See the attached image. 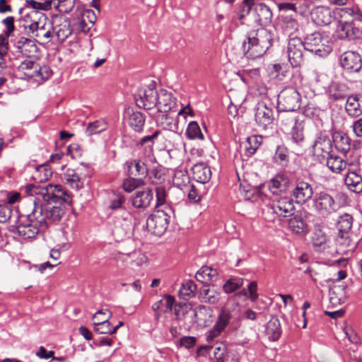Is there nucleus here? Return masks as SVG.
<instances>
[{
  "instance_id": "f257e3e1",
  "label": "nucleus",
  "mask_w": 362,
  "mask_h": 362,
  "mask_svg": "<svg viewBox=\"0 0 362 362\" xmlns=\"http://www.w3.org/2000/svg\"><path fill=\"white\" fill-rule=\"evenodd\" d=\"M274 35L267 29L260 28L247 33L242 43V50L248 59L262 57L272 45Z\"/></svg>"
},
{
  "instance_id": "f03ea898",
  "label": "nucleus",
  "mask_w": 362,
  "mask_h": 362,
  "mask_svg": "<svg viewBox=\"0 0 362 362\" xmlns=\"http://www.w3.org/2000/svg\"><path fill=\"white\" fill-rule=\"evenodd\" d=\"M305 50L314 53L320 57L327 56L332 48L327 36L320 32L308 35L304 39Z\"/></svg>"
},
{
  "instance_id": "7ed1b4c3",
  "label": "nucleus",
  "mask_w": 362,
  "mask_h": 362,
  "mask_svg": "<svg viewBox=\"0 0 362 362\" xmlns=\"http://www.w3.org/2000/svg\"><path fill=\"white\" fill-rule=\"evenodd\" d=\"M301 105V95L293 87L284 88L278 95L277 108L284 111H296Z\"/></svg>"
},
{
  "instance_id": "20e7f679",
  "label": "nucleus",
  "mask_w": 362,
  "mask_h": 362,
  "mask_svg": "<svg viewBox=\"0 0 362 362\" xmlns=\"http://www.w3.org/2000/svg\"><path fill=\"white\" fill-rule=\"evenodd\" d=\"M30 214L25 215L27 220L21 223L16 228V230L19 236L23 239H30L35 238L40 231V227H44V219L40 216L38 218L37 215H33V209L30 208Z\"/></svg>"
},
{
  "instance_id": "39448f33",
  "label": "nucleus",
  "mask_w": 362,
  "mask_h": 362,
  "mask_svg": "<svg viewBox=\"0 0 362 362\" xmlns=\"http://www.w3.org/2000/svg\"><path fill=\"white\" fill-rule=\"evenodd\" d=\"M274 120L273 105L269 101L262 100L255 107V121L260 128L266 129Z\"/></svg>"
},
{
  "instance_id": "423d86ee",
  "label": "nucleus",
  "mask_w": 362,
  "mask_h": 362,
  "mask_svg": "<svg viewBox=\"0 0 362 362\" xmlns=\"http://www.w3.org/2000/svg\"><path fill=\"white\" fill-rule=\"evenodd\" d=\"M158 91L153 83L141 87L134 95V100L139 108L151 110L156 106Z\"/></svg>"
},
{
  "instance_id": "0eeeda50",
  "label": "nucleus",
  "mask_w": 362,
  "mask_h": 362,
  "mask_svg": "<svg viewBox=\"0 0 362 362\" xmlns=\"http://www.w3.org/2000/svg\"><path fill=\"white\" fill-rule=\"evenodd\" d=\"M169 216L163 210L155 211L146 220V228L155 235L160 236L168 228Z\"/></svg>"
},
{
  "instance_id": "6e6552de",
  "label": "nucleus",
  "mask_w": 362,
  "mask_h": 362,
  "mask_svg": "<svg viewBox=\"0 0 362 362\" xmlns=\"http://www.w3.org/2000/svg\"><path fill=\"white\" fill-rule=\"evenodd\" d=\"M313 155L318 161L322 163L330 155L332 148V141L325 132H320L312 146Z\"/></svg>"
},
{
  "instance_id": "1a4fd4ad",
  "label": "nucleus",
  "mask_w": 362,
  "mask_h": 362,
  "mask_svg": "<svg viewBox=\"0 0 362 362\" xmlns=\"http://www.w3.org/2000/svg\"><path fill=\"white\" fill-rule=\"evenodd\" d=\"M33 209V215H37L38 218L42 216L44 219V226L46 225V220L50 219L53 221H58L64 214V205L54 206L52 205H29Z\"/></svg>"
},
{
  "instance_id": "9d476101",
  "label": "nucleus",
  "mask_w": 362,
  "mask_h": 362,
  "mask_svg": "<svg viewBox=\"0 0 362 362\" xmlns=\"http://www.w3.org/2000/svg\"><path fill=\"white\" fill-rule=\"evenodd\" d=\"M240 306L238 303H228L220 311L216 323L223 329L230 325L238 323L240 319Z\"/></svg>"
},
{
  "instance_id": "9b49d317",
  "label": "nucleus",
  "mask_w": 362,
  "mask_h": 362,
  "mask_svg": "<svg viewBox=\"0 0 362 362\" xmlns=\"http://www.w3.org/2000/svg\"><path fill=\"white\" fill-rule=\"evenodd\" d=\"M305 49L304 41L297 37H290L287 52L288 61L293 67L300 66L303 63V52Z\"/></svg>"
},
{
  "instance_id": "f8f14e48",
  "label": "nucleus",
  "mask_w": 362,
  "mask_h": 362,
  "mask_svg": "<svg viewBox=\"0 0 362 362\" xmlns=\"http://www.w3.org/2000/svg\"><path fill=\"white\" fill-rule=\"evenodd\" d=\"M339 64L346 72L356 73L358 72L362 67V59L356 52L346 51L341 54Z\"/></svg>"
},
{
  "instance_id": "ddd939ff",
  "label": "nucleus",
  "mask_w": 362,
  "mask_h": 362,
  "mask_svg": "<svg viewBox=\"0 0 362 362\" xmlns=\"http://www.w3.org/2000/svg\"><path fill=\"white\" fill-rule=\"evenodd\" d=\"M313 195V187L308 182L297 180L291 191L296 204H305Z\"/></svg>"
},
{
  "instance_id": "4468645a",
  "label": "nucleus",
  "mask_w": 362,
  "mask_h": 362,
  "mask_svg": "<svg viewBox=\"0 0 362 362\" xmlns=\"http://www.w3.org/2000/svg\"><path fill=\"white\" fill-rule=\"evenodd\" d=\"M102 314L105 315V313L103 310L97 311L93 317V322L94 325V331L101 334H113L116 333L119 329V326L112 327L111 323L108 321L111 313L107 311V315L102 319L99 317Z\"/></svg>"
},
{
  "instance_id": "2eb2a0df",
  "label": "nucleus",
  "mask_w": 362,
  "mask_h": 362,
  "mask_svg": "<svg viewBox=\"0 0 362 362\" xmlns=\"http://www.w3.org/2000/svg\"><path fill=\"white\" fill-rule=\"evenodd\" d=\"M310 16L312 21L317 25L323 26L330 24L334 19L332 9L326 6H317L314 7Z\"/></svg>"
},
{
  "instance_id": "dca6fc26",
  "label": "nucleus",
  "mask_w": 362,
  "mask_h": 362,
  "mask_svg": "<svg viewBox=\"0 0 362 362\" xmlns=\"http://www.w3.org/2000/svg\"><path fill=\"white\" fill-rule=\"evenodd\" d=\"M45 192V201L51 200L54 203L71 204L72 200L66 191L64 190L61 185H49V188L44 189Z\"/></svg>"
},
{
  "instance_id": "f3484780",
  "label": "nucleus",
  "mask_w": 362,
  "mask_h": 362,
  "mask_svg": "<svg viewBox=\"0 0 362 362\" xmlns=\"http://www.w3.org/2000/svg\"><path fill=\"white\" fill-rule=\"evenodd\" d=\"M327 166L334 173H340L341 170H344L346 167V165L349 166H354L355 168H352L351 170H356L359 165L358 159H356L354 161L350 163H347L344 161L339 156H332L329 155L325 158Z\"/></svg>"
},
{
  "instance_id": "a211bd4d",
  "label": "nucleus",
  "mask_w": 362,
  "mask_h": 362,
  "mask_svg": "<svg viewBox=\"0 0 362 362\" xmlns=\"http://www.w3.org/2000/svg\"><path fill=\"white\" fill-rule=\"evenodd\" d=\"M191 170L192 178L199 183L205 184L211 180V168L208 165L203 162L194 164Z\"/></svg>"
},
{
  "instance_id": "6ab92c4d",
  "label": "nucleus",
  "mask_w": 362,
  "mask_h": 362,
  "mask_svg": "<svg viewBox=\"0 0 362 362\" xmlns=\"http://www.w3.org/2000/svg\"><path fill=\"white\" fill-rule=\"evenodd\" d=\"M156 106L158 110L163 113L170 111L175 105V98L173 97L172 93L161 89L158 92Z\"/></svg>"
},
{
  "instance_id": "aec40b11",
  "label": "nucleus",
  "mask_w": 362,
  "mask_h": 362,
  "mask_svg": "<svg viewBox=\"0 0 362 362\" xmlns=\"http://www.w3.org/2000/svg\"><path fill=\"white\" fill-rule=\"evenodd\" d=\"M288 177L283 174H277L270 180L269 189L273 194L281 195L288 190Z\"/></svg>"
},
{
  "instance_id": "412c9836",
  "label": "nucleus",
  "mask_w": 362,
  "mask_h": 362,
  "mask_svg": "<svg viewBox=\"0 0 362 362\" xmlns=\"http://www.w3.org/2000/svg\"><path fill=\"white\" fill-rule=\"evenodd\" d=\"M29 30L35 33V37L38 38L42 43H47L51 40L52 34L51 28H46V25L40 21H35L29 25Z\"/></svg>"
},
{
  "instance_id": "4be33fe9",
  "label": "nucleus",
  "mask_w": 362,
  "mask_h": 362,
  "mask_svg": "<svg viewBox=\"0 0 362 362\" xmlns=\"http://www.w3.org/2000/svg\"><path fill=\"white\" fill-rule=\"evenodd\" d=\"M345 110L346 113L352 117H357L362 115V96L357 94L348 96Z\"/></svg>"
},
{
  "instance_id": "5701e85b",
  "label": "nucleus",
  "mask_w": 362,
  "mask_h": 362,
  "mask_svg": "<svg viewBox=\"0 0 362 362\" xmlns=\"http://www.w3.org/2000/svg\"><path fill=\"white\" fill-rule=\"evenodd\" d=\"M191 312L194 317V322L199 325L206 326L211 321L213 311L209 307L200 305L195 309H191Z\"/></svg>"
},
{
  "instance_id": "b1692460",
  "label": "nucleus",
  "mask_w": 362,
  "mask_h": 362,
  "mask_svg": "<svg viewBox=\"0 0 362 362\" xmlns=\"http://www.w3.org/2000/svg\"><path fill=\"white\" fill-rule=\"evenodd\" d=\"M132 230V224L130 220L124 218L122 221H117L112 230V234L117 240H122L125 237L129 236Z\"/></svg>"
},
{
  "instance_id": "393cba45",
  "label": "nucleus",
  "mask_w": 362,
  "mask_h": 362,
  "mask_svg": "<svg viewBox=\"0 0 362 362\" xmlns=\"http://www.w3.org/2000/svg\"><path fill=\"white\" fill-rule=\"evenodd\" d=\"M124 166L130 175H134V176H142L144 177L148 176V170L146 165L141 160L135 159L127 160L126 161Z\"/></svg>"
},
{
  "instance_id": "a878e982",
  "label": "nucleus",
  "mask_w": 362,
  "mask_h": 362,
  "mask_svg": "<svg viewBox=\"0 0 362 362\" xmlns=\"http://www.w3.org/2000/svg\"><path fill=\"white\" fill-rule=\"evenodd\" d=\"M62 179L66 185L74 189L78 190L83 186V182L74 169H66L63 174Z\"/></svg>"
},
{
  "instance_id": "bb28decb",
  "label": "nucleus",
  "mask_w": 362,
  "mask_h": 362,
  "mask_svg": "<svg viewBox=\"0 0 362 362\" xmlns=\"http://www.w3.org/2000/svg\"><path fill=\"white\" fill-rule=\"evenodd\" d=\"M346 286L344 285L334 286L329 291V301L333 305H339L344 303L348 295L346 292Z\"/></svg>"
},
{
  "instance_id": "cd10ccee",
  "label": "nucleus",
  "mask_w": 362,
  "mask_h": 362,
  "mask_svg": "<svg viewBox=\"0 0 362 362\" xmlns=\"http://www.w3.org/2000/svg\"><path fill=\"white\" fill-rule=\"evenodd\" d=\"M333 142L336 148L341 153H346L351 148V140L343 132H334L332 135Z\"/></svg>"
},
{
  "instance_id": "c85d7f7f",
  "label": "nucleus",
  "mask_w": 362,
  "mask_h": 362,
  "mask_svg": "<svg viewBox=\"0 0 362 362\" xmlns=\"http://www.w3.org/2000/svg\"><path fill=\"white\" fill-rule=\"evenodd\" d=\"M344 182L352 192H360L362 190V177L354 171H351V169H349Z\"/></svg>"
},
{
  "instance_id": "c756f323",
  "label": "nucleus",
  "mask_w": 362,
  "mask_h": 362,
  "mask_svg": "<svg viewBox=\"0 0 362 362\" xmlns=\"http://www.w3.org/2000/svg\"><path fill=\"white\" fill-rule=\"evenodd\" d=\"M291 140L293 144L296 145V153L298 154L303 151L305 148V138L303 135V128L300 125L296 124L293 127L291 132Z\"/></svg>"
},
{
  "instance_id": "7c9ffc66",
  "label": "nucleus",
  "mask_w": 362,
  "mask_h": 362,
  "mask_svg": "<svg viewBox=\"0 0 362 362\" xmlns=\"http://www.w3.org/2000/svg\"><path fill=\"white\" fill-rule=\"evenodd\" d=\"M266 334L272 341L279 339L281 334V328L279 320L276 317H272L266 325Z\"/></svg>"
},
{
  "instance_id": "2f4dec72",
  "label": "nucleus",
  "mask_w": 362,
  "mask_h": 362,
  "mask_svg": "<svg viewBox=\"0 0 362 362\" xmlns=\"http://www.w3.org/2000/svg\"><path fill=\"white\" fill-rule=\"evenodd\" d=\"M199 298L204 303L215 304L220 299V293L214 288L204 286L199 291Z\"/></svg>"
},
{
  "instance_id": "473e14b6",
  "label": "nucleus",
  "mask_w": 362,
  "mask_h": 362,
  "mask_svg": "<svg viewBox=\"0 0 362 362\" xmlns=\"http://www.w3.org/2000/svg\"><path fill=\"white\" fill-rule=\"evenodd\" d=\"M312 242L316 250H320V247L325 248L327 243V235L323 231V228L320 224L315 225L312 235Z\"/></svg>"
},
{
  "instance_id": "72a5a7b5",
  "label": "nucleus",
  "mask_w": 362,
  "mask_h": 362,
  "mask_svg": "<svg viewBox=\"0 0 362 362\" xmlns=\"http://www.w3.org/2000/svg\"><path fill=\"white\" fill-rule=\"evenodd\" d=\"M37 66V63L30 59H25L18 66V71L24 77L34 78H35Z\"/></svg>"
},
{
  "instance_id": "f704fd0d",
  "label": "nucleus",
  "mask_w": 362,
  "mask_h": 362,
  "mask_svg": "<svg viewBox=\"0 0 362 362\" xmlns=\"http://www.w3.org/2000/svg\"><path fill=\"white\" fill-rule=\"evenodd\" d=\"M349 88L344 83H334L329 87V97L334 100H341L348 98Z\"/></svg>"
},
{
  "instance_id": "c9c22d12",
  "label": "nucleus",
  "mask_w": 362,
  "mask_h": 362,
  "mask_svg": "<svg viewBox=\"0 0 362 362\" xmlns=\"http://www.w3.org/2000/svg\"><path fill=\"white\" fill-rule=\"evenodd\" d=\"M281 26L284 34L288 35L290 37L295 34L299 29L298 21L291 16H283L281 19Z\"/></svg>"
},
{
  "instance_id": "e433bc0d",
  "label": "nucleus",
  "mask_w": 362,
  "mask_h": 362,
  "mask_svg": "<svg viewBox=\"0 0 362 362\" xmlns=\"http://www.w3.org/2000/svg\"><path fill=\"white\" fill-rule=\"evenodd\" d=\"M218 275V272L216 269L211 267H202L195 274V278L198 281L202 283H207L210 281H214Z\"/></svg>"
},
{
  "instance_id": "4c0bfd02",
  "label": "nucleus",
  "mask_w": 362,
  "mask_h": 362,
  "mask_svg": "<svg viewBox=\"0 0 362 362\" xmlns=\"http://www.w3.org/2000/svg\"><path fill=\"white\" fill-rule=\"evenodd\" d=\"M56 35L59 41L63 42L72 33L71 23L69 19H64L57 26L54 28Z\"/></svg>"
},
{
  "instance_id": "58836bf2",
  "label": "nucleus",
  "mask_w": 362,
  "mask_h": 362,
  "mask_svg": "<svg viewBox=\"0 0 362 362\" xmlns=\"http://www.w3.org/2000/svg\"><path fill=\"white\" fill-rule=\"evenodd\" d=\"M52 175V171L48 164L40 165L35 168L33 178L37 182H45L49 180Z\"/></svg>"
},
{
  "instance_id": "ea45409f",
  "label": "nucleus",
  "mask_w": 362,
  "mask_h": 362,
  "mask_svg": "<svg viewBox=\"0 0 362 362\" xmlns=\"http://www.w3.org/2000/svg\"><path fill=\"white\" fill-rule=\"evenodd\" d=\"M254 11L257 16V20L260 23H267L272 18V11L265 4L259 3L256 4Z\"/></svg>"
},
{
  "instance_id": "a19ab883",
  "label": "nucleus",
  "mask_w": 362,
  "mask_h": 362,
  "mask_svg": "<svg viewBox=\"0 0 362 362\" xmlns=\"http://www.w3.org/2000/svg\"><path fill=\"white\" fill-rule=\"evenodd\" d=\"M288 228L296 234L303 235L308 232V225L301 217L294 216L288 221Z\"/></svg>"
},
{
  "instance_id": "79ce46f5",
  "label": "nucleus",
  "mask_w": 362,
  "mask_h": 362,
  "mask_svg": "<svg viewBox=\"0 0 362 362\" xmlns=\"http://www.w3.org/2000/svg\"><path fill=\"white\" fill-rule=\"evenodd\" d=\"M148 179L151 184L160 185L165 181V169L161 166L154 167L148 174Z\"/></svg>"
},
{
  "instance_id": "37998d69",
  "label": "nucleus",
  "mask_w": 362,
  "mask_h": 362,
  "mask_svg": "<svg viewBox=\"0 0 362 362\" xmlns=\"http://www.w3.org/2000/svg\"><path fill=\"white\" fill-rule=\"evenodd\" d=\"M260 144L261 137L255 135L247 137L246 141L243 144L245 154L247 156H251L256 152Z\"/></svg>"
},
{
  "instance_id": "c03bdc74",
  "label": "nucleus",
  "mask_w": 362,
  "mask_h": 362,
  "mask_svg": "<svg viewBox=\"0 0 362 362\" xmlns=\"http://www.w3.org/2000/svg\"><path fill=\"white\" fill-rule=\"evenodd\" d=\"M130 127L137 132H141L145 124V117L140 112H133L129 118Z\"/></svg>"
},
{
  "instance_id": "a18cd8bd",
  "label": "nucleus",
  "mask_w": 362,
  "mask_h": 362,
  "mask_svg": "<svg viewBox=\"0 0 362 362\" xmlns=\"http://www.w3.org/2000/svg\"><path fill=\"white\" fill-rule=\"evenodd\" d=\"M122 257L124 260L129 259L132 262L137 266H141L147 262L146 256L139 250H134L132 252L122 253Z\"/></svg>"
},
{
  "instance_id": "49530a36",
  "label": "nucleus",
  "mask_w": 362,
  "mask_h": 362,
  "mask_svg": "<svg viewBox=\"0 0 362 362\" xmlns=\"http://www.w3.org/2000/svg\"><path fill=\"white\" fill-rule=\"evenodd\" d=\"M197 288L196 284L192 280H188L182 284L179 290V296L183 299L191 298L195 296Z\"/></svg>"
},
{
  "instance_id": "de8ad7c7",
  "label": "nucleus",
  "mask_w": 362,
  "mask_h": 362,
  "mask_svg": "<svg viewBox=\"0 0 362 362\" xmlns=\"http://www.w3.org/2000/svg\"><path fill=\"white\" fill-rule=\"evenodd\" d=\"M353 223V218L351 215L345 214L339 218L337 229L339 234H349Z\"/></svg>"
},
{
  "instance_id": "09e8293b",
  "label": "nucleus",
  "mask_w": 362,
  "mask_h": 362,
  "mask_svg": "<svg viewBox=\"0 0 362 362\" xmlns=\"http://www.w3.org/2000/svg\"><path fill=\"white\" fill-rule=\"evenodd\" d=\"M274 160L276 163L282 166L287 165L289 161L288 148L283 145L278 146L274 156Z\"/></svg>"
},
{
  "instance_id": "8fccbe9b",
  "label": "nucleus",
  "mask_w": 362,
  "mask_h": 362,
  "mask_svg": "<svg viewBox=\"0 0 362 362\" xmlns=\"http://www.w3.org/2000/svg\"><path fill=\"white\" fill-rule=\"evenodd\" d=\"M48 3L50 5L53 4L60 13H67L74 8L75 0H49Z\"/></svg>"
},
{
  "instance_id": "3c124183",
  "label": "nucleus",
  "mask_w": 362,
  "mask_h": 362,
  "mask_svg": "<svg viewBox=\"0 0 362 362\" xmlns=\"http://www.w3.org/2000/svg\"><path fill=\"white\" fill-rule=\"evenodd\" d=\"M173 182L175 186L182 189L183 187H187L189 183V177L186 170H176L173 178Z\"/></svg>"
},
{
  "instance_id": "603ef678",
  "label": "nucleus",
  "mask_w": 362,
  "mask_h": 362,
  "mask_svg": "<svg viewBox=\"0 0 362 362\" xmlns=\"http://www.w3.org/2000/svg\"><path fill=\"white\" fill-rule=\"evenodd\" d=\"M351 240L349 238V234H339L336 239V245H337V249L336 252L338 254H345L347 250L348 247L350 246Z\"/></svg>"
},
{
  "instance_id": "864d4df0",
  "label": "nucleus",
  "mask_w": 362,
  "mask_h": 362,
  "mask_svg": "<svg viewBox=\"0 0 362 362\" xmlns=\"http://www.w3.org/2000/svg\"><path fill=\"white\" fill-rule=\"evenodd\" d=\"M158 122L165 129L172 132H177L178 130L177 122H175L173 117L163 112L158 118Z\"/></svg>"
},
{
  "instance_id": "5fc2aeb1",
  "label": "nucleus",
  "mask_w": 362,
  "mask_h": 362,
  "mask_svg": "<svg viewBox=\"0 0 362 362\" xmlns=\"http://www.w3.org/2000/svg\"><path fill=\"white\" fill-rule=\"evenodd\" d=\"M144 181L142 178L129 177L125 179L122 183V187L124 191L132 192L134 189L144 185Z\"/></svg>"
},
{
  "instance_id": "6e6d98bb",
  "label": "nucleus",
  "mask_w": 362,
  "mask_h": 362,
  "mask_svg": "<svg viewBox=\"0 0 362 362\" xmlns=\"http://www.w3.org/2000/svg\"><path fill=\"white\" fill-rule=\"evenodd\" d=\"M186 135L190 139H197L203 140L204 138L199 124L196 122L189 123L186 130Z\"/></svg>"
},
{
  "instance_id": "4d7b16f0",
  "label": "nucleus",
  "mask_w": 362,
  "mask_h": 362,
  "mask_svg": "<svg viewBox=\"0 0 362 362\" xmlns=\"http://www.w3.org/2000/svg\"><path fill=\"white\" fill-rule=\"evenodd\" d=\"M274 213L279 216L288 217L294 213L293 205H269Z\"/></svg>"
},
{
  "instance_id": "13d9d810",
  "label": "nucleus",
  "mask_w": 362,
  "mask_h": 362,
  "mask_svg": "<svg viewBox=\"0 0 362 362\" xmlns=\"http://www.w3.org/2000/svg\"><path fill=\"white\" fill-rule=\"evenodd\" d=\"M153 193L151 189L145 188L141 191L136 192V196L133 204L140 202V204H150L153 200Z\"/></svg>"
},
{
  "instance_id": "bf43d9fd",
  "label": "nucleus",
  "mask_w": 362,
  "mask_h": 362,
  "mask_svg": "<svg viewBox=\"0 0 362 362\" xmlns=\"http://www.w3.org/2000/svg\"><path fill=\"white\" fill-rule=\"evenodd\" d=\"M243 284V280L241 278H232L228 279L226 284L223 285V291L226 293H230L239 288H240Z\"/></svg>"
},
{
  "instance_id": "052dcab7",
  "label": "nucleus",
  "mask_w": 362,
  "mask_h": 362,
  "mask_svg": "<svg viewBox=\"0 0 362 362\" xmlns=\"http://www.w3.org/2000/svg\"><path fill=\"white\" fill-rule=\"evenodd\" d=\"M107 128L106 123L103 120H96L93 122L89 123L86 128V133L88 135H93L100 133L105 130Z\"/></svg>"
},
{
  "instance_id": "680f3d73",
  "label": "nucleus",
  "mask_w": 362,
  "mask_h": 362,
  "mask_svg": "<svg viewBox=\"0 0 362 362\" xmlns=\"http://www.w3.org/2000/svg\"><path fill=\"white\" fill-rule=\"evenodd\" d=\"M254 4L255 0H243L239 7V11H238V18L239 20H242L247 16Z\"/></svg>"
},
{
  "instance_id": "e2e57ef3",
  "label": "nucleus",
  "mask_w": 362,
  "mask_h": 362,
  "mask_svg": "<svg viewBox=\"0 0 362 362\" xmlns=\"http://www.w3.org/2000/svg\"><path fill=\"white\" fill-rule=\"evenodd\" d=\"M52 75V71L49 66L43 65L40 66L37 64V71L35 73V80H47Z\"/></svg>"
},
{
  "instance_id": "0e129e2a",
  "label": "nucleus",
  "mask_w": 362,
  "mask_h": 362,
  "mask_svg": "<svg viewBox=\"0 0 362 362\" xmlns=\"http://www.w3.org/2000/svg\"><path fill=\"white\" fill-rule=\"evenodd\" d=\"M293 111H284L279 110V116L278 119L281 121V122L286 126L291 125L293 122H296V117H293L291 113Z\"/></svg>"
},
{
  "instance_id": "69168bd1",
  "label": "nucleus",
  "mask_w": 362,
  "mask_h": 362,
  "mask_svg": "<svg viewBox=\"0 0 362 362\" xmlns=\"http://www.w3.org/2000/svg\"><path fill=\"white\" fill-rule=\"evenodd\" d=\"M223 329L215 323L214 327L206 333V340L208 343L212 342L216 338H217L223 332Z\"/></svg>"
},
{
  "instance_id": "338daca9",
  "label": "nucleus",
  "mask_w": 362,
  "mask_h": 362,
  "mask_svg": "<svg viewBox=\"0 0 362 362\" xmlns=\"http://www.w3.org/2000/svg\"><path fill=\"white\" fill-rule=\"evenodd\" d=\"M163 300V303L161 305V310L163 313L165 312H170L173 310V308L175 305V298L169 294H165L163 296V298L162 299Z\"/></svg>"
},
{
  "instance_id": "774afa93",
  "label": "nucleus",
  "mask_w": 362,
  "mask_h": 362,
  "mask_svg": "<svg viewBox=\"0 0 362 362\" xmlns=\"http://www.w3.org/2000/svg\"><path fill=\"white\" fill-rule=\"evenodd\" d=\"M354 27L352 24L345 22L340 26V36L341 37L353 38L354 37Z\"/></svg>"
}]
</instances>
